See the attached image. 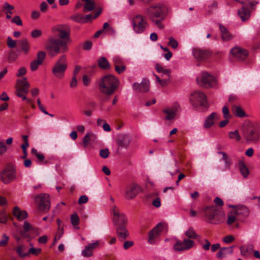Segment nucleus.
<instances>
[{"instance_id": "nucleus-43", "label": "nucleus", "mask_w": 260, "mask_h": 260, "mask_svg": "<svg viewBox=\"0 0 260 260\" xmlns=\"http://www.w3.org/2000/svg\"><path fill=\"white\" fill-rule=\"evenodd\" d=\"M93 254L92 250L90 249L88 245L86 246L84 249L82 251V255L84 257H90Z\"/></svg>"}, {"instance_id": "nucleus-16", "label": "nucleus", "mask_w": 260, "mask_h": 260, "mask_svg": "<svg viewBox=\"0 0 260 260\" xmlns=\"http://www.w3.org/2000/svg\"><path fill=\"white\" fill-rule=\"evenodd\" d=\"M29 84L27 81L26 78L18 79L17 81L15 93H27L29 91Z\"/></svg>"}, {"instance_id": "nucleus-20", "label": "nucleus", "mask_w": 260, "mask_h": 260, "mask_svg": "<svg viewBox=\"0 0 260 260\" xmlns=\"http://www.w3.org/2000/svg\"><path fill=\"white\" fill-rule=\"evenodd\" d=\"M116 234L118 239L121 241H124L129 236V232L126 226H119L116 227Z\"/></svg>"}, {"instance_id": "nucleus-1", "label": "nucleus", "mask_w": 260, "mask_h": 260, "mask_svg": "<svg viewBox=\"0 0 260 260\" xmlns=\"http://www.w3.org/2000/svg\"><path fill=\"white\" fill-rule=\"evenodd\" d=\"M52 31L59 39L50 37L48 38L45 49L51 56L68 50V41L70 40V30L66 25H60L54 27Z\"/></svg>"}, {"instance_id": "nucleus-53", "label": "nucleus", "mask_w": 260, "mask_h": 260, "mask_svg": "<svg viewBox=\"0 0 260 260\" xmlns=\"http://www.w3.org/2000/svg\"><path fill=\"white\" fill-rule=\"evenodd\" d=\"M218 154H220L222 155V159L224 161L225 165L228 167H229L231 165V161L228 158L226 154L224 152L222 151L219 152Z\"/></svg>"}, {"instance_id": "nucleus-17", "label": "nucleus", "mask_w": 260, "mask_h": 260, "mask_svg": "<svg viewBox=\"0 0 260 260\" xmlns=\"http://www.w3.org/2000/svg\"><path fill=\"white\" fill-rule=\"evenodd\" d=\"M134 90L137 92H146L149 90L150 82L146 79H143L141 83H134L133 85Z\"/></svg>"}, {"instance_id": "nucleus-29", "label": "nucleus", "mask_w": 260, "mask_h": 260, "mask_svg": "<svg viewBox=\"0 0 260 260\" xmlns=\"http://www.w3.org/2000/svg\"><path fill=\"white\" fill-rule=\"evenodd\" d=\"M98 63L99 68L103 70H109L111 67L110 63L105 57H100L98 60Z\"/></svg>"}, {"instance_id": "nucleus-52", "label": "nucleus", "mask_w": 260, "mask_h": 260, "mask_svg": "<svg viewBox=\"0 0 260 260\" xmlns=\"http://www.w3.org/2000/svg\"><path fill=\"white\" fill-rule=\"evenodd\" d=\"M7 43L8 47L10 48H14L16 46V41L13 40L10 37H8Z\"/></svg>"}, {"instance_id": "nucleus-15", "label": "nucleus", "mask_w": 260, "mask_h": 260, "mask_svg": "<svg viewBox=\"0 0 260 260\" xmlns=\"http://www.w3.org/2000/svg\"><path fill=\"white\" fill-rule=\"evenodd\" d=\"M2 181L5 184H8L16 179V173L13 169L4 170L1 174Z\"/></svg>"}, {"instance_id": "nucleus-42", "label": "nucleus", "mask_w": 260, "mask_h": 260, "mask_svg": "<svg viewBox=\"0 0 260 260\" xmlns=\"http://www.w3.org/2000/svg\"><path fill=\"white\" fill-rule=\"evenodd\" d=\"M46 56V54L44 51H38L37 54V59H35V60H37L42 64L43 61L45 59Z\"/></svg>"}, {"instance_id": "nucleus-7", "label": "nucleus", "mask_w": 260, "mask_h": 260, "mask_svg": "<svg viewBox=\"0 0 260 260\" xmlns=\"http://www.w3.org/2000/svg\"><path fill=\"white\" fill-rule=\"evenodd\" d=\"M132 24L134 32L139 34L145 32L149 26L147 20L140 14L134 16L132 19Z\"/></svg>"}, {"instance_id": "nucleus-32", "label": "nucleus", "mask_w": 260, "mask_h": 260, "mask_svg": "<svg viewBox=\"0 0 260 260\" xmlns=\"http://www.w3.org/2000/svg\"><path fill=\"white\" fill-rule=\"evenodd\" d=\"M14 7L8 3L6 2L3 6V10L6 14V18L10 19L11 18V15L12 14V10H14Z\"/></svg>"}, {"instance_id": "nucleus-37", "label": "nucleus", "mask_w": 260, "mask_h": 260, "mask_svg": "<svg viewBox=\"0 0 260 260\" xmlns=\"http://www.w3.org/2000/svg\"><path fill=\"white\" fill-rule=\"evenodd\" d=\"M240 171L242 175L246 178L249 174V170L243 161H240L239 163Z\"/></svg>"}, {"instance_id": "nucleus-40", "label": "nucleus", "mask_w": 260, "mask_h": 260, "mask_svg": "<svg viewBox=\"0 0 260 260\" xmlns=\"http://www.w3.org/2000/svg\"><path fill=\"white\" fill-rule=\"evenodd\" d=\"M113 64L115 67L125 64L123 59L119 56H114L112 58Z\"/></svg>"}, {"instance_id": "nucleus-49", "label": "nucleus", "mask_w": 260, "mask_h": 260, "mask_svg": "<svg viewBox=\"0 0 260 260\" xmlns=\"http://www.w3.org/2000/svg\"><path fill=\"white\" fill-rule=\"evenodd\" d=\"M42 63L37 60H33L30 63V68L31 71H36Z\"/></svg>"}, {"instance_id": "nucleus-56", "label": "nucleus", "mask_w": 260, "mask_h": 260, "mask_svg": "<svg viewBox=\"0 0 260 260\" xmlns=\"http://www.w3.org/2000/svg\"><path fill=\"white\" fill-rule=\"evenodd\" d=\"M8 240L9 237L7 236L6 234H4L3 236V239L0 241V246H6L8 244Z\"/></svg>"}, {"instance_id": "nucleus-33", "label": "nucleus", "mask_w": 260, "mask_h": 260, "mask_svg": "<svg viewBox=\"0 0 260 260\" xmlns=\"http://www.w3.org/2000/svg\"><path fill=\"white\" fill-rule=\"evenodd\" d=\"M233 113L235 116L238 117H244L246 116V114L241 107L233 105L232 108Z\"/></svg>"}, {"instance_id": "nucleus-54", "label": "nucleus", "mask_w": 260, "mask_h": 260, "mask_svg": "<svg viewBox=\"0 0 260 260\" xmlns=\"http://www.w3.org/2000/svg\"><path fill=\"white\" fill-rule=\"evenodd\" d=\"M110 152L108 148L102 149L100 151V155L102 158H107L109 155Z\"/></svg>"}, {"instance_id": "nucleus-45", "label": "nucleus", "mask_w": 260, "mask_h": 260, "mask_svg": "<svg viewBox=\"0 0 260 260\" xmlns=\"http://www.w3.org/2000/svg\"><path fill=\"white\" fill-rule=\"evenodd\" d=\"M25 249V246L23 245H20L16 248V251L21 257H25L27 255V253H24L23 251Z\"/></svg>"}, {"instance_id": "nucleus-24", "label": "nucleus", "mask_w": 260, "mask_h": 260, "mask_svg": "<svg viewBox=\"0 0 260 260\" xmlns=\"http://www.w3.org/2000/svg\"><path fill=\"white\" fill-rule=\"evenodd\" d=\"M218 116L215 112L212 113L210 115L207 117L206 118L204 126L205 128H209L212 126L214 123V120L218 119Z\"/></svg>"}, {"instance_id": "nucleus-19", "label": "nucleus", "mask_w": 260, "mask_h": 260, "mask_svg": "<svg viewBox=\"0 0 260 260\" xmlns=\"http://www.w3.org/2000/svg\"><path fill=\"white\" fill-rule=\"evenodd\" d=\"M131 142V138L127 134H122L119 136L117 143L119 148L127 149Z\"/></svg>"}, {"instance_id": "nucleus-14", "label": "nucleus", "mask_w": 260, "mask_h": 260, "mask_svg": "<svg viewBox=\"0 0 260 260\" xmlns=\"http://www.w3.org/2000/svg\"><path fill=\"white\" fill-rule=\"evenodd\" d=\"M192 53L198 61H204L209 58L211 55L210 50L201 48L193 49Z\"/></svg>"}, {"instance_id": "nucleus-41", "label": "nucleus", "mask_w": 260, "mask_h": 260, "mask_svg": "<svg viewBox=\"0 0 260 260\" xmlns=\"http://www.w3.org/2000/svg\"><path fill=\"white\" fill-rule=\"evenodd\" d=\"M229 136L231 139H235L237 141H239L241 140V137L237 130L229 132Z\"/></svg>"}, {"instance_id": "nucleus-11", "label": "nucleus", "mask_w": 260, "mask_h": 260, "mask_svg": "<svg viewBox=\"0 0 260 260\" xmlns=\"http://www.w3.org/2000/svg\"><path fill=\"white\" fill-rule=\"evenodd\" d=\"M194 245V242L189 239H184L183 241L176 240L173 249L177 252H183L190 249Z\"/></svg>"}, {"instance_id": "nucleus-27", "label": "nucleus", "mask_w": 260, "mask_h": 260, "mask_svg": "<svg viewBox=\"0 0 260 260\" xmlns=\"http://www.w3.org/2000/svg\"><path fill=\"white\" fill-rule=\"evenodd\" d=\"M178 105L175 106L174 107L167 108L164 110V112L166 114V119L167 120H171L174 118L177 113V107Z\"/></svg>"}, {"instance_id": "nucleus-4", "label": "nucleus", "mask_w": 260, "mask_h": 260, "mask_svg": "<svg viewBox=\"0 0 260 260\" xmlns=\"http://www.w3.org/2000/svg\"><path fill=\"white\" fill-rule=\"evenodd\" d=\"M242 136L248 143H257L259 139V131L258 126L250 121H246L242 126Z\"/></svg>"}, {"instance_id": "nucleus-61", "label": "nucleus", "mask_w": 260, "mask_h": 260, "mask_svg": "<svg viewBox=\"0 0 260 260\" xmlns=\"http://www.w3.org/2000/svg\"><path fill=\"white\" fill-rule=\"evenodd\" d=\"M90 134H87L86 135L84 136L83 139V144L85 147H86L88 143L89 142L90 139Z\"/></svg>"}, {"instance_id": "nucleus-51", "label": "nucleus", "mask_w": 260, "mask_h": 260, "mask_svg": "<svg viewBox=\"0 0 260 260\" xmlns=\"http://www.w3.org/2000/svg\"><path fill=\"white\" fill-rule=\"evenodd\" d=\"M126 66L125 64L118 66L117 67H115V71L118 74H120L124 72L126 70Z\"/></svg>"}, {"instance_id": "nucleus-25", "label": "nucleus", "mask_w": 260, "mask_h": 260, "mask_svg": "<svg viewBox=\"0 0 260 260\" xmlns=\"http://www.w3.org/2000/svg\"><path fill=\"white\" fill-rule=\"evenodd\" d=\"M20 45L21 51L25 55L29 52L30 45L28 40L27 39H23L18 41Z\"/></svg>"}, {"instance_id": "nucleus-46", "label": "nucleus", "mask_w": 260, "mask_h": 260, "mask_svg": "<svg viewBox=\"0 0 260 260\" xmlns=\"http://www.w3.org/2000/svg\"><path fill=\"white\" fill-rule=\"evenodd\" d=\"M236 216H237L235 214V212H234V213H229L226 221L228 224L231 225L235 221Z\"/></svg>"}, {"instance_id": "nucleus-30", "label": "nucleus", "mask_w": 260, "mask_h": 260, "mask_svg": "<svg viewBox=\"0 0 260 260\" xmlns=\"http://www.w3.org/2000/svg\"><path fill=\"white\" fill-rule=\"evenodd\" d=\"M235 212L237 216H241L243 218L247 217L249 213L248 209L245 206L239 207Z\"/></svg>"}, {"instance_id": "nucleus-8", "label": "nucleus", "mask_w": 260, "mask_h": 260, "mask_svg": "<svg viewBox=\"0 0 260 260\" xmlns=\"http://www.w3.org/2000/svg\"><path fill=\"white\" fill-rule=\"evenodd\" d=\"M197 81L200 86L206 88L214 87L216 84L215 78L206 72H202L197 78Z\"/></svg>"}, {"instance_id": "nucleus-18", "label": "nucleus", "mask_w": 260, "mask_h": 260, "mask_svg": "<svg viewBox=\"0 0 260 260\" xmlns=\"http://www.w3.org/2000/svg\"><path fill=\"white\" fill-rule=\"evenodd\" d=\"M231 53L235 58L239 60H244L248 56L247 51L239 47L232 48Z\"/></svg>"}, {"instance_id": "nucleus-50", "label": "nucleus", "mask_w": 260, "mask_h": 260, "mask_svg": "<svg viewBox=\"0 0 260 260\" xmlns=\"http://www.w3.org/2000/svg\"><path fill=\"white\" fill-rule=\"evenodd\" d=\"M42 35V31L38 29L32 30L30 32V36L32 38L36 39L40 37Z\"/></svg>"}, {"instance_id": "nucleus-13", "label": "nucleus", "mask_w": 260, "mask_h": 260, "mask_svg": "<svg viewBox=\"0 0 260 260\" xmlns=\"http://www.w3.org/2000/svg\"><path fill=\"white\" fill-rule=\"evenodd\" d=\"M166 226V224L165 223L160 222L151 230L148 234V243L151 244H154L155 239L159 237L161 232Z\"/></svg>"}, {"instance_id": "nucleus-12", "label": "nucleus", "mask_w": 260, "mask_h": 260, "mask_svg": "<svg viewBox=\"0 0 260 260\" xmlns=\"http://www.w3.org/2000/svg\"><path fill=\"white\" fill-rule=\"evenodd\" d=\"M36 201L39 204V208L44 212H47L50 208L49 196L47 194L42 193L36 197Z\"/></svg>"}, {"instance_id": "nucleus-48", "label": "nucleus", "mask_w": 260, "mask_h": 260, "mask_svg": "<svg viewBox=\"0 0 260 260\" xmlns=\"http://www.w3.org/2000/svg\"><path fill=\"white\" fill-rule=\"evenodd\" d=\"M8 216L5 211L0 212V222L6 224L7 222Z\"/></svg>"}, {"instance_id": "nucleus-23", "label": "nucleus", "mask_w": 260, "mask_h": 260, "mask_svg": "<svg viewBox=\"0 0 260 260\" xmlns=\"http://www.w3.org/2000/svg\"><path fill=\"white\" fill-rule=\"evenodd\" d=\"M13 215L19 221H21L26 218L28 216L27 213L26 211L21 210L18 207L14 208L13 210Z\"/></svg>"}, {"instance_id": "nucleus-64", "label": "nucleus", "mask_w": 260, "mask_h": 260, "mask_svg": "<svg viewBox=\"0 0 260 260\" xmlns=\"http://www.w3.org/2000/svg\"><path fill=\"white\" fill-rule=\"evenodd\" d=\"M88 197L86 196H81L78 200V203L79 204H82L86 203L88 202Z\"/></svg>"}, {"instance_id": "nucleus-28", "label": "nucleus", "mask_w": 260, "mask_h": 260, "mask_svg": "<svg viewBox=\"0 0 260 260\" xmlns=\"http://www.w3.org/2000/svg\"><path fill=\"white\" fill-rule=\"evenodd\" d=\"M219 28L221 33V38L223 41H227L233 38L232 35L228 31V29L221 24H219Z\"/></svg>"}, {"instance_id": "nucleus-10", "label": "nucleus", "mask_w": 260, "mask_h": 260, "mask_svg": "<svg viewBox=\"0 0 260 260\" xmlns=\"http://www.w3.org/2000/svg\"><path fill=\"white\" fill-rule=\"evenodd\" d=\"M111 212L113 214V222L116 227L126 225L127 223V217L123 213L120 211L116 206L113 207Z\"/></svg>"}, {"instance_id": "nucleus-2", "label": "nucleus", "mask_w": 260, "mask_h": 260, "mask_svg": "<svg viewBox=\"0 0 260 260\" xmlns=\"http://www.w3.org/2000/svg\"><path fill=\"white\" fill-rule=\"evenodd\" d=\"M120 82L117 77L111 75H106L98 81L99 91L103 94L111 96L118 89Z\"/></svg>"}, {"instance_id": "nucleus-59", "label": "nucleus", "mask_w": 260, "mask_h": 260, "mask_svg": "<svg viewBox=\"0 0 260 260\" xmlns=\"http://www.w3.org/2000/svg\"><path fill=\"white\" fill-rule=\"evenodd\" d=\"M234 240V237L232 235H228L224 237L223 241L225 243H231Z\"/></svg>"}, {"instance_id": "nucleus-47", "label": "nucleus", "mask_w": 260, "mask_h": 260, "mask_svg": "<svg viewBox=\"0 0 260 260\" xmlns=\"http://www.w3.org/2000/svg\"><path fill=\"white\" fill-rule=\"evenodd\" d=\"M71 19L74 21L79 23H84V17L79 14H76L71 17Z\"/></svg>"}, {"instance_id": "nucleus-44", "label": "nucleus", "mask_w": 260, "mask_h": 260, "mask_svg": "<svg viewBox=\"0 0 260 260\" xmlns=\"http://www.w3.org/2000/svg\"><path fill=\"white\" fill-rule=\"evenodd\" d=\"M168 45L173 49H177L178 47V43L173 37H170L169 38Z\"/></svg>"}, {"instance_id": "nucleus-58", "label": "nucleus", "mask_w": 260, "mask_h": 260, "mask_svg": "<svg viewBox=\"0 0 260 260\" xmlns=\"http://www.w3.org/2000/svg\"><path fill=\"white\" fill-rule=\"evenodd\" d=\"M11 22L12 23H15L18 25H22V22L20 18L18 16H16L13 17V18L11 20Z\"/></svg>"}, {"instance_id": "nucleus-60", "label": "nucleus", "mask_w": 260, "mask_h": 260, "mask_svg": "<svg viewBox=\"0 0 260 260\" xmlns=\"http://www.w3.org/2000/svg\"><path fill=\"white\" fill-rule=\"evenodd\" d=\"M92 46V43L90 41H86L83 46V49L85 50H89Z\"/></svg>"}, {"instance_id": "nucleus-3", "label": "nucleus", "mask_w": 260, "mask_h": 260, "mask_svg": "<svg viewBox=\"0 0 260 260\" xmlns=\"http://www.w3.org/2000/svg\"><path fill=\"white\" fill-rule=\"evenodd\" d=\"M148 16L157 27L164 28L161 22L166 18L168 14V8L161 3H156L149 7L147 11Z\"/></svg>"}, {"instance_id": "nucleus-63", "label": "nucleus", "mask_w": 260, "mask_h": 260, "mask_svg": "<svg viewBox=\"0 0 260 260\" xmlns=\"http://www.w3.org/2000/svg\"><path fill=\"white\" fill-rule=\"evenodd\" d=\"M26 70L25 68L22 67V68H20L18 70V72L16 74V76L18 77H21V76L24 75L26 74Z\"/></svg>"}, {"instance_id": "nucleus-22", "label": "nucleus", "mask_w": 260, "mask_h": 260, "mask_svg": "<svg viewBox=\"0 0 260 260\" xmlns=\"http://www.w3.org/2000/svg\"><path fill=\"white\" fill-rule=\"evenodd\" d=\"M234 246L221 248L216 254V256L219 259H222L226 257L228 255L233 253Z\"/></svg>"}, {"instance_id": "nucleus-36", "label": "nucleus", "mask_w": 260, "mask_h": 260, "mask_svg": "<svg viewBox=\"0 0 260 260\" xmlns=\"http://www.w3.org/2000/svg\"><path fill=\"white\" fill-rule=\"evenodd\" d=\"M185 235L189 239H195L199 237V236L196 233L194 230L192 228H189L185 232Z\"/></svg>"}, {"instance_id": "nucleus-38", "label": "nucleus", "mask_w": 260, "mask_h": 260, "mask_svg": "<svg viewBox=\"0 0 260 260\" xmlns=\"http://www.w3.org/2000/svg\"><path fill=\"white\" fill-rule=\"evenodd\" d=\"M71 221L74 227L76 229H78L79 226L78 225L79 222V218L77 213H74L72 215L71 217Z\"/></svg>"}, {"instance_id": "nucleus-39", "label": "nucleus", "mask_w": 260, "mask_h": 260, "mask_svg": "<svg viewBox=\"0 0 260 260\" xmlns=\"http://www.w3.org/2000/svg\"><path fill=\"white\" fill-rule=\"evenodd\" d=\"M31 151L32 154L35 155L36 156V157L38 159V161L39 162H43V161L45 159V156L43 155V154H42V153H40V152H38L37 150L35 148H32Z\"/></svg>"}, {"instance_id": "nucleus-31", "label": "nucleus", "mask_w": 260, "mask_h": 260, "mask_svg": "<svg viewBox=\"0 0 260 260\" xmlns=\"http://www.w3.org/2000/svg\"><path fill=\"white\" fill-rule=\"evenodd\" d=\"M238 14L243 21L249 19L250 16V11L244 6L238 11Z\"/></svg>"}, {"instance_id": "nucleus-34", "label": "nucleus", "mask_w": 260, "mask_h": 260, "mask_svg": "<svg viewBox=\"0 0 260 260\" xmlns=\"http://www.w3.org/2000/svg\"><path fill=\"white\" fill-rule=\"evenodd\" d=\"M155 68L157 72L162 73L161 77L163 78L164 76H171V71L169 69H164L163 67L159 63H156Z\"/></svg>"}, {"instance_id": "nucleus-5", "label": "nucleus", "mask_w": 260, "mask_h": 260, "mask_svg": "<svg viewBox=\"0 0 260 260\" xmlns=\"http://www.w3.org/2000/svg\"><path fill=\"white\" fill-rule=\"evenodd\" d=\"M206 218L208 222L218 224L224 221L225 214L215 206L207 207L204 210Z\"/></svg>"}, {"instance_id": "nucleus-57", "label": "nucleus", "mask_w": 260, "mask_h": 260, "mask_svg": "<svg viewBox=\"0 0 260 260\" xmlns=\"http://www.w3.org/2000/svg\"><path fill=\"white\" fill-rule=\"evenodd\" d=\"M41 248H35L34 247H31L28 250V253L37 255L41 252Z\"/></svg>"}, {"instance_id": "nucleus-9", "label": "nucleus", "mask_w": 260, "mask_h": 260, "mask_svg": "<svg viewBox=\"0 0 260 260\" xmlns=\"http://www.w3.org/2000/svg\"><path fill=\"white\" fill-rule=\"evenodd\" d=\"M190 101L194 107L199 106L204 107H208L206 95L204 92L200 90L194 91L191 94Z\"/></svg>"}, {"instance_id": "nucleus-55", "label": "nucleus", "mask_w": 260, "mask_h": 260, "mask_svg": "<svg viewBox=\"0 0 260 260\" xmlns=\"http://www.w3.org/2000/svg\"><path fill=\"white\" fill-rule=\"evenodd\" d=\"M171 76H166V78L160 79L159 84L162 86H166L171 81Z\"/></svg>"}, {"instance_id": "nucleus-26", "label": "nucleus", "mask_w": 260, "mask_h": 260, "mask_svg": "<svg viewBox=\"0 0 260 260\" xmlns=\"http://www.w3.org/2000/svg\"><path fill=\"white\" fill-rule=\"evenodd\" d=\"M253 246L251 244L244 245L240 247V252L242 255L248 257L253 251Z\"/></svg>"}, {"instance_id": "nucleus-21", "label": "nucleus", "mask_w": 260, "mask_h": 260, "mask_svg": "<svg viewBox=\"0 0 260 260\" xmlns=\"http://www.w3.org/2000/svg\"><path fill=\"white\" fill-rule=\"evenodd\" d=\"M139 189V186L137 185H133L126 189L125 193V197L126 199L130 200L135 198Z\"/></svg>"}, {"instance_id": "nucleus-6", "label": "nucleus", "mask_w": 260, "mask_h": 260, "mask_svg": "<svg viewBox=\"0 0 260 260\" xmlns=\"http://www.w3.org/2000/svg\"><path fill=\"white\" fill-rule=\"evenodd\" d=\"M68 66L67 56L62 55L54 64L52 68V73L56 78L61 79L64 76Z\"/></svg>"}, {"instance_id": "nucleus-35", "label": "nucleus", "mask_w": 260, "mask_h": 260, "mask_svg": "<svg viewBox=\"0 0 260 260\" xmlns=\"http://www.w3.org/2000/svg\"><path fill=\"white\" fill-rule=\"evenodd\" d=\"M85 2L84 6V12H87L92 11L94 9V3L91 0H82Z\"/></svg>"}, {"instance_id": "nucleus-62", "label": "nucleus", "mask_w": 260, "mask_h": 260, "mask_svg": "<svg viewBox=\"0 0 260 260\" xmlns=\"http://www.w3.org/2000/svg\"><path fill=\"white\" fill-rule=\"evenodd\" d=\"M23 229L24 231L28 232L30 230H32L33 228L28 221H25L24 222Z\"/></svg>"}]
</instances>
